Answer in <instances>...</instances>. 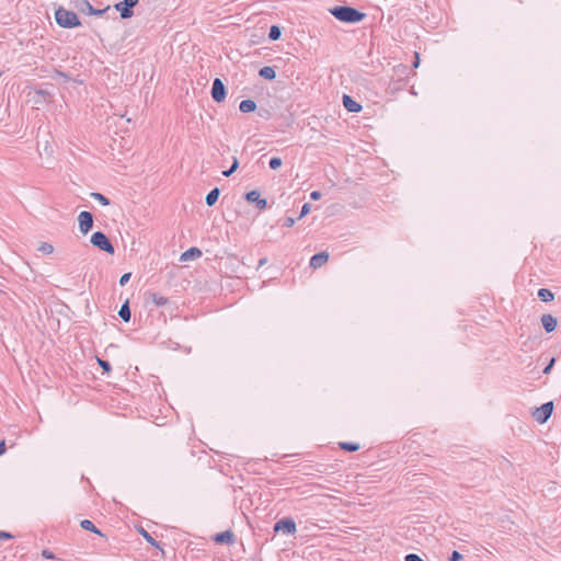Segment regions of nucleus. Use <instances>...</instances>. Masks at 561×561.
Instances as JSON below:
<instances>
[{
	"label": "nucleus",
	"mask_w": 561,
	"mask_h": 561,
	"mask_svg": "<svg viewBox=\"0 0 561 561\" xmlns=\"http://www.w3.org/2000/svg\"><path fill=\"white\" fill-rule=\"evenodd\" d=\"M330 12L339 21L346 23L360 22L365 18V13L351 7H335L331 9Z\"/></svg>",
	"instance_id": "nucleus-1"
},
{
	"label": "nucleus",
	"mask_w": 561,
	"mask_h": 561,
	"mask_svg": "<svg viewBox=\"0 0 561 561\" xmlns=\"http://www.w3.org/2000/svg\"><path fill=\"white\" fill-rule=\"evenodd\" d=\"M55 19L59 26L64 28H72L81 25L78 15L70 10L59 7L55 11Z\"/></svg>",
	"instance_id": "nucleus-2"
},
{
	"label": "nucleus",
	"mask_w": 561,
	"mask_h": 561,
	"mask_svg": "<svg viewBox=\"0 0 561 561\" xmlns=\"http://www.w3.org/2000/svg\"><path fill=\"white\" fill-rule=\"evenodd\" d=\"M91 243L108 254H114L115 249L104 232L96 231L91 236Z\"/></svg>",
	"instance_id": "nucleus-3"
},
{
	"label": "nucleus",
	"mask_w": 561,
	"mask_h": 561,
	"mask_svg": "<svg viewBox=\"0 0 561 561\" xmlns=\"http://www.w3.org/2000/svg\"><path fill=\"white\" fill-rule=\"evenodd\" d=\"M73 5L79 12L88 15H102L110 9L108 5L101 10L94 9L88 0H76Z\"/></svg>",
	"instance_id": "nucleus-4"
},
{
	"label": "nucleus",
	"mask_w": 561,
	"mask_h": 561,
	"mask_svg": "<svg viewBox=\"0 0 561 561\" xmlns=\"http://www.w3.org/2000/svg\"><path fill=\"white\" fill-rule=\"evenodd\" d=\"M552 412H553V402L549 401V402L541 404V407L537 408L533 412V416L538 423L543 424L549 420Z\"/></svg>",
	"instance_id": "nucleus-5"
},
{
	"label": "nucleus",
	"mask_w": 561,
	"mask_h": 561,
	"mask_svg": "<svg viewBox=\"0 0 561 561\" xmlns=\"http://www.w3.org/2000/svg\"><path fill=\"white\" fill-rule=\"evenodd\" d=\"M139 0H123L114 4L116 11L121 13L122 19H129L134 15L133 8L138 4Z\"/></svg>",
	"instance_id": "nucleus-6"
},
{
	"label": "nucleus",
	"mask_w": 561,
	"mask_h": 561,
	"mask_svg": "<svg viewBox=\"0 0 561 561\" xmlns=\"http://www.w3.org/2000/svg\"><path fill=\"white\" fill-rule=\"evenodd\" d=\"M79 230L87 234L93 227V216L90 211H81L78 216Z\"/></svg>",
	"instance_id": "nucleus-7"
},
{
	"label": "nucleus",
	"mask_w": 561,
	"mask_h": 561,
	"mask_svg": "<svg viewBox=\"0 0 561 561\" xmlns=\"http://www.w3.org/2000/svg\"><path fill=\"white\" fill-rule=\"evenodd\" d=\"M211 98L217 103H220L226 99V88L219 78H216L213 82Z\"/></svg>",
	"instance_id": "nucleus-8"
},
{
	"label": "nucleus",
	"mask_w": 561,
	"mask_h": 561,
	"mask_svg": "<svg viewBox=\"0 0 561 561\" xmlns=\"http://www.w3.org/2000/svg\"><path fill=\"white\" fill-rule=\"evenodd\" d=\"M274 531H285L288 535L296 533V524L291 518H283L274 525Z\"/></svg>",
	"instance_id": "nucleus-9"
},
{
	"label": "nucleus",
	"mask_w": 561,
	"mask_h": 561,
	"mask_svg": "<svg viewBox=\"0 0 561 561\" xmlns=\"http://www.w3.org/2000/svg\"><path fill=\"white\" fill-rule=\"evenodd\" d=\"M245 199L250 203H255L260 210L267 207V201L265 198H261L260 192L256 190L248 192L245 194Z\"/></svg>",
	"instance_id": "nucleus-10"
},
{
	"label": "nucleus",
	"mask_w": 561,
	"mask_h": 561,
	"mask_svg": "<svg viewBox=\"0 0 561 561\" xmlns=\"http://www.w3.org/2000/svg\"><path fill=\"white\" fill-rule=\"evenodd\" d=\"M328 260H329L328 252H325V251L319 252L310 259V267L317 270V268L323 266L328 262Z\"/></svg>",
	"instance_id": "nucleus-11"
},
{
	"label": "nucleus",
	"mask_w": 561,
	"mask_h": 561,
	"mask_svg": "<svg viewBox=\"0 0 561 561\" xmlns=\"http://www.w3.org/2000/svg\"><path fill=\"white\" fill-rule=\"evenodd\" d=\"M541 324L546 332L550 333L557 328V319L550 313H545L541 316Z\"/></svg>",
	"instance_id": "nucleus-12"
},
{
	"label": "nucleus",
	"mask_w": 561,
	"mask_h": 561,
	"mask_svg": "<svg viewBox=\"0 0 561 561\" xmlns=\"http://www.w3.org/2000/svg\"><path fill=\"white\" fill-rule=\"evenodd\" d=\"M343 105L351 113H358L362 111V105L346 94L343 95Z\"/></svg>",
	"instance_id": "nucleus-13"
},
{
	"label": "nucleus",
	"mask_w": 561,
	"mask_h": 561,
	"mask_svg": "<svg viewBox=\"0 0 561 561\" xmlns=\"http://www.w3.org/2000/svg\"><path fill=\"white\" fill-rule=\"evenodd\" d=\"M214 540L218 543H232L234 536L230 530L219 533L215 536Z\"/></svg>",
	"instance_id": "nucleus-14"
},
{
	"label": "nucleus",
	"mask_w": 561,
	"mask_h": 561,
	"mask_svg": "<svg viewBox=\"0 0 561 561\" xmlns=\"http://www.w3.org/2000/svg\"><path fill=\"white\" fill-rule=\"evenodd\" d=\"M202 255V251L198 248H191L182 253L181 261H188L191 259H197Z\"/></svg>",
	"instance_id": "nucleus-15"
},
{
	"label": "nucleus",
	"mask_w": 561,
	"mask_h": 561,
	"mask_svg": "<svg viewBox=\"0 0 561 561\" xmlns=\"http://www.w3.org/2000/svg\"><path fill=\"white\" fill-rule=\"evenodd\" d=\"M239 108L242 113H251L256 108V103L253 100L241 101Z\"/></svg>",
	"instance_id": "nucleus-16"
},
{
	"label": "nucleus",
	"mask_w": 561,
	"mask_h": 561,
	"mask_svg": "<svg viewBox=\"0 0 561 561\" xmlns=\"http://www.w3.org/2000/svg\"><path fill=\"white\" fill-rule=\"evenodd\" d=\"M537 295H538V298L543 302L551 301L554 298L553 293L548 288H540L538 290Z\"/></svg>",
	"instance_id": "nucleus-17"
},
{
	"label": "nucleus",
	"mask_w": 561,
	"mask_h": 561,
	"mask_svg": "<svg viewBox=\"0 0 561 561\" xmlns=\"http://www.w3.org/2000/svg\"><path fill=\"white\" fill-rule=\"evenodd\" d=\"M259 75L262 78L267 79V80H273L276 77V72H275L274 68H272L270 66H265V67L261 68L259 71Z\"/></svg>",
	"instance_id": "nucleus-18"
},
{
	"label": "nucleus",
	"mask_w": 561,
	"mask_h": 561,
	"mask_svg": "<svg viewBox=\"0 0 561 561\" xmlns=\"http://www.w3.org/2000/svg\"><path fill=\"white\" fill-rule=\"evenodd\" d=\"M219 194H220V191L218 187H215L214 190H211L207 195H206V204L208 206H213L218 197H219Z\"/></svg>",
	"instance_id": "nucleus-19"
},
{
	"label": "nucleus",
	"mask_w": 561,
	"mask_h": 561,
	"mask_svg": "<svg viewBox=\"0 0 561 561\" xmlns=\"http://www.w3.org/2000/svg\"><path fill=\"white\" fill-rule=\"evenodd\" d=\"M149 296L157 307L164 306L168 304V298L158 293H151Z\"/></svg>",
	"instance_id": "nucleus-20"
},
{
	"label": "nucleus",
	"mask_w": 561,
	"mask_h": 561,
	"mask_svg": "<svg viewBox=\"0 0 561 561\" xmlns=\"http://www.w3.org/2000/svg\"><path fill=\"white\" fill-rule=\"evenodd\" d=\"M339 446L345 453H354L359 449V444L357 443H339Z\"/></svg>",
	"instance_id": "nucleus-21"
},
{
	"label": "nucleus",
	"mask_w": 561,
	"mask_h": 561,
	"mask_svg": "<svg viewBox=\"0 0 561 561\" xmlns=\"http://www.w3.org/2000/svg\"><path fill=\"white\" fill-rule=\"evenodd\" d=\"M81 527L85 530H90L94 534H98L100 536H103V534L94 526V524L89 520V519H83L81 523H80Z\"/></svg>",
	"instance_id": "nucleus-22"
},
{
	"label": "nucleus",
	"mask_w": 561,
	"mask_h": 561,
	"mask_svg": "<svg viewBox=\"0 0 561 561\" xmlns=\"http://www.w3.org/2000/svg\"><path fill=\"white\" fill-rule=\"evenodd\" d=\"M119 317L125 321V322H128L130 320V309H129V306H128V301H126L122 307H121V310L118 312Z\"/></svg>",
	"instance_id": "nucleus-23"
},
{
	"label": "nucleus",
	"mask_w": 561,
	"mask_h": 561,
	"mask_svg": "<svg viewBox=\"0 0 561 561\" xmlns=\"http://www.w3.org/2000/svg\"><path fill=\"white\" fill-rule=\"evenodd\" d=\"M90 196L93 199L98 201L103 206L110 205V199L106 196H104L103 194H101V193L93 192V193L90 194Z\"/></svg>",
	"instance_id": "nucleus-24"
},
{
	"label": "nucleus",
	"mask_w": 561,
	"mask_h": 561,
	"mask_svg": "<svg viewBox=\"0 0 561 561\" xmlns=\"http://www.w3.org/2000/svg\"><path fill=\"white\" fill-rule=\"evenodd\" d=\"M280 28L276 25H273L271 28H270V34H268V37L272 41H277L279 37H280Z\"/></svg>",
	"instance_id": "nucleus-25"
},
{
	"label": "nucleus",
	"mask_w": 561,
	"mask_h": 561,
	"mask_svg": "<svg viewBox=\"0 0 561 561\" xmlns=\"http://www.w3.org/2000/svg\"><path fill=\"white\" fill-rule=\"evenodd\" d=\"M38 251H41L44 254H51L54 252V247L48 242H42L38 247Z\"/></svg>",
	"instance_id": "nucleus-26"
},
{
	"label": "nucleus",
	"mask_w": 561,
	"mask_h": 561,
	"mask_svg": "<svg viewBox=\"0 0 561 561\" xmlns=\"http://www.w3.org/2000/svg\"><path fill=\"white\" fill-rule=\"evenodd\" d=\"M270 168L273 169V170H276L278 169L280 165H282V159L278 158V157H273L271 160H270Z\"/></svg>",
	"instance_id": "nucleus-27"
},
{
	"label": "nucleus",
	"mask_w": 561,
	"mask_h": 561,
	"mask_svg": "<svg viewBox=\"0 0 561 561\" xmlns=\"http://www.w3.org/2000/svg\"><path fill=\"white\" fill-rule=\"evenodd\" d=\"M141 534L144 538L152 546L158 547L157 541L152 538L150 534H148L146 530L141 529Z\"/></svg>",
	"instance_id": "nucleus-28"
},
{
	"label": "nucleus",
	"mask_w": 561,
	"mask_h": 561,
	"mask_svg": "<svg viewBox=\"0 0 561 561\" xmlns=\"http://www.w3.org/2000/svg\"><path fill=\"white\" fill-rule=\"evenodd\" d=\"M98 363H99V365L102 367V369L105 373H110L111 371V364L107 360L98 358Z\"/></svg>",
	"instance_id": "nucleus-29"
},
{
	"label": "nucleus",
	"mask_w": 561,
	"mask_h": 561,
	"mask_svg": "<svg viewBox=\"0 0 561 561\" xmlns=\"http://www.w3.org/2000/svg\"><path fill=\"white\" fill-rule=\"evenodd\" d=\"M448 560L449 561H460V560H462V554L455 550L451 552Z\"/></svg>",
	"instance_id": "nucleus-30"
},
{
	"label": "nucleus",
	"mask_w": 561,
	"mask_h": 561,
	"mask_svg": "<svg viewBox=\"0 0 561 561\" xmlns=\"http://www.w3.org/2000/svg\"><path fill=\"white\" fill-rule=\"evenodd\" d=\"M554 363H556V358L552 357L550 359V362L548 363V365L543 368L542 373L546 374V375L549 374L551 371V369L553 368Z\"/></svg>",
	"instance_id": "nucleus-31"
},
{
	"label": "nucleus",
	"mask_w": 561,
	"mask_h": 561,
	"mask_svg": "<svg viewBox=\"0 0 561 561\" xmlns=\"http://www.w3.org/2000/svg\"><path fill=\"white\" fill-rule=\"evenodd\" d=\"M405 561H421V557L415 553L407 554L404 558Z\"/></svg>",
	"instance_id": "nucleus-32"
},
{
	"label": "nucleus",
	"mask_w": 561,
	"mask_h": 561,
	"mask_svg": "<svg viewBox=\"0 0 561 561\" xmlns=\"http://www.w3.org/2000/svg\"><path fill=\"white\" fill-rule=\"evenodd\" d=\"M309 211H310V205L308 203L304 204V206L301 207L299 218L305 217Z\"/></svg>",
	"instance_id": "nucleus-33"
},
{
	"label": "nucleus",
	"mask_w": 561,
	"mask_h": 561,
	"mask_svg": "<svg viewBox=\"0 0 561 561\" xmlns=\"http://www.w3.org/2000/svg\"><path fill=\"white\" fill-rule=\"evenodd\" d=\"M42 557L45 559H55V556L53 554V552L47 549H44L42 551Z\"/></svg>",
	"instance_id": "nucleus-34"
},
{
	"label": "nucleus",
	"mask_w": 561,
	"mask_h": 561,
	"mask_svg": "<svg viewBox=\"0 0 561 561\" xmlns=\"http://www.w3.org/2000/svg\"><path fill=\"white\" fill-rule=\"evenodd\" d=\"M130 278V273H125L119 279V284L124 286Z\"/></svg>",
	"instance_id": "nucleus-35"
},
{
	"label": "nucleus",
	"mask_w": 561,
	"mask_h": 561,
	"mask_svg": "<svg viewBox=\"0 0 561 561\" xmlns=\"http://www.w3.org/2000/svg\"><path fill=\"white\" fill-rule=\"evenodd\" d=\"M295 225V219L293 217H287L284 221V226L290 228Z\"/></svg>",
	"instance_id": "nucleus-36"
},
{
	"label": "nucleus",
	"mask_w": 561,
	"mask_h": 561,
	"mask_svg": "<svg viewBox=\"0 0 561 561\" xmlns=\"http://www.w3.org/2000/svg\"><path fill=\"white\" fill-rule=\"evenodd\" d=\"M420 61H421L420 53H419V51H415V53H414L413 67H414V68H417V67H419V65H420Z\"/></svg>",
	"instance_id": "nucleus-37"
},
{
	"label": "nucleus",
	"mask_w": 561,
	"mask_h": 561,
	"mask_svg": "<svg viewBox=\"0 0 561 561\" xmlns=\"http://www.w3.org/2000/svg\"><path fill=\"white\" fill-rule=\"evenodd\" d=\"M321 196H322V194H321V192H320V191H313V192H311V194H310V197H311V199H313V201H318V199H320V198H321Z\"/></svg>",
	"instance_id": "nucleus-38"
},
{
	"label": "nucleus",
	"mask_w": 561,
	"mask_h": 561,
	"mask_svg": "<svg viewBox=\"0 0 561 561\" xmlns=\"http://www.w3.org/2000/svg\"><path fill=\"white\" fill-rule=\"evenodd\" d=\"M7 450V443L5 440L0 442V456L3 455Z\"/></svg>",
	"instance_id": "nucleus-39"
},
{
	"label": "nucleus",
	"mask_w": 561,
	"mask_h": 561,
	"mask_svg": "<svg viewBox=\"0 0 561 561\" xmlns=\"http://www.w3.org/2000/svg\"><path fill=\"white\" fill-rule=\"evenodd\" d=\"M12 538V535L7 531H0V539H10Z\"/></svg>",
	"instance_id": "nucleus-40"
},
{
	"label": "nucleus",
	"mask_w": 561,
	"mask_h": 561,
	"mask_svg": "<svg viewBox=\"0 0 561 561\" xmlns=\"http://www.w3.org/2000/svg\"><path fill=\"white\" fill-rule=\"evenodd\" d=\"M238 167H239V161H238V159H237V158H233V162H232V164H231V168H230V169H232V170H233V172H234V171L238 169Z\"/></svg>",
	"instance_id": "nucleus-41"
},
{
	"label": "nucleus",
	"mask_w": 561,
	"mask_h": 561,
	"mask_svg": "<svg viewBox=\"0 0 561 561\" xmlns=\"http://www.w3.org/2000/svg\"><path fill=\"white\" fill-rule=\"evenodd\" d=\"M232 173H233V170H232V169H228V170H226V171H224V172H222V174H224L225 176H230Z\"/></svg>",
	"instance_id": "nucleus-42"
},
{
	"label": "nucleus",
	"mask_w": 561,
	"mask_h": 561,
	"mask_svg": "<svg viewBox=\"0 0 561 561\" xmlns=\"http://www.w3.org/2000/svg\"><path fill=\"white\" fill-rule=\"evenodd\" d=\"M266 262H267L266 257L261 259L260 262H259V266H263Z\"/></svg>",
	"instance_id": "nucleus-43"
},
{
	"label": "nucleus",
	"mask_w": 561,
	"mask_h": 561,
	"mask_svg": "<svg viewBox=\"0 0 561 561\" xmlns=\"http://www.w3.org/2000/svg\"><path fill=\"white\" fill-rule=\"evenodd\" d=\"M411 92L413 95H417V93L413 89L411 90Z\"/></svg>",
	"instance_id": "nucleus-44"
},
{
	"label": "nucleus",
	"mask_w": 561,
	"mask_h": 561,
	"mask_svg": "<svg viewBox=\"0 0 561 561\" xmlns=\"http://www.w3.org/2000/svg\"><path fill=\"white\" fill-rule=\"evenodd\" d=\"M285 457H288L289 455L288 454H285L284 455ZM291 456H298L297 454H293Z\"/></svg>",
	"instance_id": "nucleus-45"
},
{
	"label": "nucleus",
	"mask_w": 561,
	"mask_h": 561,
	"mask_svg": "<svg viewBox=\"0 0 561 561\" xmlns=\"http://www.w3.org/2000/svg\"><path fill=\"white\" fill-rule=\"evenodd\" d=\"M14 445H15L14 443H13V444H10V445H9V448H13V447H14Z\"/></svg>",
	"instance_id": "nucleus-46"
}]
</instances>
